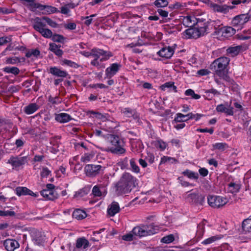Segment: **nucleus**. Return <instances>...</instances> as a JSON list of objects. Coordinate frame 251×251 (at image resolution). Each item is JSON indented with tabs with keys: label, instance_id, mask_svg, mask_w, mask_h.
Returning a JSON list of instances; mask_svg holds the SVG:
<instances>
[{
	"label": "nucleus",
	"instance_id": "obj_1",
	"mask_svg": "<svg viewBox=\"0 0 251 251\" xmlns=\"http://www.w3.org/2000/svg\"><path fill=\"white\" fill-rule=\"evenodd\" d=\"M136 177L129 173H124L120 180L114 184L115 193L117 196L128 194L135 187Z\"/></svg>",
	"mask_w": 251,
	"mask_h": 251
},
{
	"label": "nucleus",
	"instance_id": "obj_2",
	"mask_svg": "<svg viewBox=\"0 0 251 251\" xmlns=\"http://www.w3.org/2000/svg\"><path fill=\"white\" fill-rule=\"evenodd\" d=\"M107 139L111 145L106 151L114 154L122 155L126 153V142L124 138L115 134H107Z\"/></svg>",
	"mask_w": 251,
	"mask_h": 251
},
{
	"label": "nucleus",
	"instance_id": "obj_3",
	"mask_svg": "<svg viewBox=\"0 0 251 251\" xmlns=\"http://www.w3.org/2000/svg\"><path fill=\"white\" fill-rule=\"evenodd\" d=\"M158 230V226L151 223L149 225H140L136 226L133 228L132 232L134 235L141 238L154 234Z\"/></svg>",
	"mask_w": 251,
	"mask_h": 251
},
{
	"label": "nucleus",
	"instance_id": "obj_4",
	"mask_svg": "<svg viewBox=\"0 0 251 251\" xmlns=\"http://www.w3.org/2000/svg\"><path fill=\"white\" fill-rule=\"evenodd\" d=\"M113 55V53L110 51L94 48L92 49V54L91 56L94 57V59L91 61V65L95 67H99L100 66V62L108 60Z\"/></svg>",
	"mask_w": 251,
	"mask_h": 251
},
{
	"label": "nucleus",
	"instance_id": "obj_5",
	"mask_svg": "<svg viewBox=\"0 0 251 251\" xmlns=\"http://www.w3.org/2000/svg\"><path fill=\"white\" fill-rule=\"evenodd\" d=\"M230 59L229 58L225 56H222L215 59L211 64V67L214 69L215 74H218L219 72H224L227 70Z\"/></svg>",
	"mask_w": 251,
	"mask_h": 251
},
{
	"label": "nucleus",
	"instance_id": "obj_6",
	"mask_svg": "<svg viewBox=\"0 0 251 251\" xmlns=\"http://www.w3.org/2000/svg\"><path fill=\"white\" fill-rule=\"evenodd\" d=\"M251 20V16L249 13L240 14L232 18L231 25L239 30L242 29L244 25Z\"/></svg>",
	"mask_w": 251,
	"mask_h": 251
},
{
	"label": "nucleus",
	"instance_id": "obj_7",
	"mask_svg": "<svg viewBox=\"0 0 251 251\" xmlns=\"http://www.w3.org/2000/svg\"><path fill=\"white\" fill-rule=\"evenodd\" d=\"M34 24L33 25V28L39 32L44 37L46 38H50L52 36V31L44 27L46 24L41 21V18L36 17L34 20Z\"/></svg>",
	"mask_w": 251,
	"mask_h": 251
},
{
	"label": "nucleus",
	"instance_id": "obj_8",
	"mask_svg": "<svg viewBox=\"0 0 251 251\" xmlns=\"http://www.w3.org/2000/svg\"><path fill=\"white\" fill-rule=\"evenodd\" d=\"M28 157L27 156H11L8 160L7 163L10 164L13 167V169H18L20 167L27 163Z\"/></svg>",
	"mask_w": 251,
	"mask_h": 251
},
{
	"label": "nucleus",
	"instance_id": "obj_9",
	"mask_svg": "<svg viewBox=\"0 0 251 251\" xmlns=\"http://www.w3.org/2000/svg\"><path fill=\"white\" fill-rule=\"evenodd\" d=\"M105 167L100 165L88 164L85 168L86 175L90 177H95L103 173Z\"/></svg>",
	"mask_w": 251,
	"mask_h": 251
},
{
	"label": "nucleus",
	"instance_id": "obj_10",
	"mask_svg": "<svg viewBox=\"0 0 251 251\" xmlns=\"http://www.w3.org/2000/svg\"><path fill=\"white\" fill-rule=\"evenodd\" d=\"M208 204L212 207L218 208L225 205L227 202L226 198L219 196H209L207 197Z\"/></svg>",
	"mask_w": 251,
	"mask_h": 251
},
{
	"label": "nucleus",
	"instance_id": "obj_11",
	"mask_svg": "<svg viewBox=\"0 0 251 251\" xmlns=\"http://www.w3.org/2000/svg\"><path fill=\"white\" fill-rule=\"evenodd\" d=\"M187 199L190 203L200 205H202L205 201V198L203 195L196 193L189 194Z\"/></svg>",
	"mask_w": 251,
	"mask_h": 251
},
{
	"label": "nucleus",
	"instance_id": "obj_12",
	"mask_svg": "<svg viewBox=\"0 0 251 251\" xmlns=\"http://www.w3.org/2000/svg\"><path fill=\"white\" fill-rule=\"evenodd\" d=\"M175 52L174 49L172 47H164L160 50L157 54L159 56L166 59H170Z\"/></svg>",
	"mask_w": 251,
	"mask_h": 251
},
{
	"label": "nucleus",
	"instance_id": "obj_13",
	"mask_svg": "<svg viewBox=\"0 0 251 251\" xmlns=\"http://www.w3.org/2000/svg\"><path fill=\"white\" fill-rule=\"evenodd\" d=\"M3 245L7 251H14L16 249L18 248L20 246L18 242L12 239H6L4 241Z\"/></svg>",
	"mask_w": 251,
	"mask_h": 251
},
{
	"label": "nucleus",
	"instance_id": "obj_14",
	"mask_svg": "<svg viewBox=\"0 0 251 251\" xmlns=\"http://www.w3.org/2000/svg\"><path fill=\"white\" fill-rule=\"evenodd\" d=\"M15 191L16 195L19 197L21 196L30 195L37 197L38 195V194L33 193L31 190L25 187H17L16 188Z\"/></svg>",
	"mask_w": 251,
	"mask_h": 251
},
{
	"label": "nucleus",
	"instance_id": "obj_15",
	"mask_svg": "<svg viewBox=\"0 0 251 251\" xmlns=\"http://www.w3.org/2000/svg\"><path fill=\"white\" fill-rule=\"evenodd\" d=\"M121 65L118 63H113L105 70V75L108 78L114 76L120 70Z\"/></svg>",
	"mask_w": 251,
	"mask_h": 251
},
{
	"label": "nucleus",
	"instance_id": "obj_16",
	"mask_svg": "<svg viewBox=\"0 0 251 251\" xmlns=\"http://www.w3.org/2000/svg\"><path fill=\"white\" fill-rule=\"evenodd\" d=\"M32 241L34 244L43 245L44 243V238L41 233L37 230H33L31 232Z\"/></svg>",
	"mask_w": 251,
	"mask_h": 251
},
{
	"label": "nucleus",
	"instance_id": "obj_17",
	"mask_svg": "<svg viewBox=\"0 0 251 251\" xmlns=\"http://www.w3.org/2000/svg\"><path fill=\"white\" fill-rule=\"evenodd\" d=\"M40 193L46 200L53 201L58 198V194L55 191L44 189Z\"/></svg>",
	"mask_w": 251,
	"mask_h": 251
},
{
	"label": "nucleus",
	"instance_id": "obj_18",
	"mask_svg": "<svg viewBox=\"0 0 251 251\" xmlns=\"http://www.w3.org/2000/svg\"><path fill=\"white\" fill-rule=\"evenodd\" d=\"M200 33V37L210 32L208 23L198 22L196 26Z\"/></svg>",
	"mask_w": 251,
	"mask_h": 251
},
{
	"label": "nucleus",
	"instance_id": "obj_19",
	"mask_svg": "<svg viewBox=\"0 0 251 251\" xmlns=\"http://www.w3.org/2000/svg\"><path fill=\"white\" fill-rule=\"evenodd\" d=\"M221 34L224 37H231L234 35L237 30L236 28L232 26H222L220 29Z\"/></svg>",
	"mask_w": 251,
	"mask_h": 251
},
{
	"label": "nucleus",
	"instance_id": "obj_20",
	"mask_svg": "<svg viewBox=\"0 0 251 251\" xmlns=\"http://www.w3.org/2000/svg\"><path fill=\"white\" fill-rule=\"evenodd\" d=\"M50 73L53 75L60 77H66L68 75V74L66 71L61 70L56 67H50Z\"/></svg>",
	"mask_w": 251,
	"mask_h": 251
},
{
	"label": "nucleus",
	"instance_id": "obj_21",
	"mask_svg": "<svg viewBox=\"0 0 251 251\" xmlns=\"http://www.w3.org/2000/svg\"><path fill=\"white\" fill-rule=\"evenodd\" d=\"M120 208L117 202L113 201L109 206L107 209V213L110 216H114L120 212Z\"/></svg>",
	"mask_w": 251,
	"mask_h": 251
},
{
	"label": "nucleus",
	"instance_id": "obj_22",
	"mask_svg": "<svg viewBox=\"0 0 251 251\" xmlns=\"http://www.w3.org/2000/svg\"><path fill=\"white\" fill-rule=\"evenodd\" d=\"M55 119L59 123H65L70 121L72 118L69 114L65 113H61L55 114Z\"/></svg>",
	"mask_w": 251,
	"mask_h": 251
},
{
	"label": "nucleus",
	"instance_id": "obj_23",
	"mask_svg": "<svg viewBox=\"0 0 251 251\" xmlns=\"http://www.w3.org/2000/svg\"><path fill=\"white\" fill-rule=\"evenodd\" d=\"M217 75L220 78H222L223 80H225L229 85L234 86L236 84V83L234 80L231 78L227 75V70L224 72H219L218 74Z\"/></svg>",
	"mask_w": 251,
	"mask_h": 251
},
{
	"label": "nucleus",
	"instance_id": "obj_24",
	"mask_svg": "<svg viewBox=\"0 0 251 251\" xmlns=\"http://www.w3.org/2000/svg\"><path fill=\"white\" fill-rule=\"evenodd\" d=\"M39 108V106L36 103H31L25 106L24 109V112L30 115L35 112Z\"/></svg>",
	"mask_w": 251,
	"mask_h": 251
},
{
	"label": "nucleus",
	"instance_id": "obj_25",
	"mask_svg": "<svg viewBox=\"0 0 251 251\" xmlns=\"http://www.w3.org/2000/svg\"><path fill=\"white\" fill-rule=\"evenodd\" d=\"M187 37L188 38H198L200 37V33L199 30L196 27L193 28H189L185 31Z\"/></svg>",
	"mask_w": 251,
	"mask_h": 251
},
{
	"label": "nucleus",
	"instance_id": "obj_26",
	"mask_svg": "<svg viewBox=\"0 0 251 251\" xmlns=\"http://www.w3.org/2000/svg\"><path fill=\"white\" fill-rule=\"evenodd\" d=\"M220 23V21L219 20L212 21L209 23H208L209 29H210V31L213 28L214 31V33L216 35H219L221 34V30H220L221 28L220 25H219Z\"/></svg>",
	"mask_w": 251,
	"mask_h": 251
},
{
	"label": "nucleus",
	"instance_id": "obj_27",
	"mask_svg": "<svg viewBox=\"0 0 251 251\" xmlns=\"http://www.w3.org/2000/svg\"><path fill=\"white\" fill-rule=\"evenodd\" d=\"M210 7L215 12H220L224 14L227 13V9L226 4L219 5L216 3H212Z\"/></svg>",
	"mask_w": 251,
	"mask_h": 251
},
{
	"label": "nucleus",
	"instance_id": "obj_28",
	"mask_svg": "<svg viewBox=\"0 0 251 251\" xmlns=\"http://www.w3.org/2000/svg\"><path fill=\"white\" fill-rule=\"evenodd\" d=\"M242 48V46L229 47L226 49V54L230 56L234 57L239 54Z\"/></svg>",
	"mask_w": 251,
	"mask_h": 251
},
{
	"label": "nucleus",
	"instance_id": "obj_29",
	"mask_svg": "<svg viewBox=\"0 0 251 251\" xmlns=\"http://www.w3.org/2000/svg\"><path fill=\"white\" fill-rule=\"evenodd\" d=\"M216 110L219 112H224L227 115L232 116L234 114L233 107L226 108L222 104L218 105L216 107Z\"/></svg>",
	"mask_w": 251,
	"mask_h": 251
},
{
	"label": "nucleus",
	"instance_id": "obj_30",
	"mask_svg": "<svg viewBox=\"0 0 251 251\" xmlns=\"http://www.w3.org/2000/svg\"><path fill=\"white\" fill-rule=\"evenodd\" d=\"M72 216L74 218L80 220L86 218L87 214L83 210L76 209L73 211Z\"/></svg>",
	"mask_w": 251,
	"mask_h": 251
},
{
	"label": "nucleus",
	"instance_id": "obj_31",
	"mask_svg": "<svg viewBox=\"0 0 251 251\" xmlns=\"http://www.w3.org/2000/svg\"><path fill=\"white\" fill-rule=\"evenodd\" d=\"M50 50L53 52L56 55L60 57L63 54L62 50H60L59 48L61 47V45H57L55 43H50Z\"/></svg>",
	"mask_w": 251,
	"mask_h": 251
},
{
	"label": "nucleus",
	"instance_id": "obj_32",
	"mask_svg": "<svg viewBox=\"0 0 251 251\" xmlns=\"http://www.w3.org/2000/svg\"><path fill=\"white\" fill-rule=\"evenodd\" d=\"M90 191V187L89 186H86L83 188L76 191L74 196V198H82L87 194H88Z\"/></svg>",
	"mask_w": 251,
	"mask_h": 251
},
{
	"label": "nucleus",
	"instance_id": "obj_33",
	"mask_svg": "<svg viewBox=\"0 0 251 251\" xmlns=\"http://www.w3.org/2000/svg\"><path fill=\"white\" fill-rule=\"evenodd\" d=\"M194 19L195 17H194L186 16L181 19L182 23L186 27H191L195 24Z\"/></svg>",
	"mask_w": 251,
	"mask_h": 251
},
{
	"label": "nucleus",
	"instance_id": "obj_34",
	"mask_svg": "<svg viewBox=\"0 0 251 251\" xmlns=\"http://www.w3.org/2000/svg\"><path fill=\"white\" fill-rule=\"evenodd\" d=\"M182 174L190 179L197 180L199 178V174L198 173L193 172L188 169H186L182 172Z\"/></svg>",
	"mask_w": 251,
	"mask_h": 251
},
{
	"label": "nucleus",
	"instance_id": "obj_35",
	"mask_svg": "<svg viewBox=\"0 0 251 251\" xmlns=\"http://www.w3.org/2000/svg\"><path fill=\"white\" fill-rule=\"evenodd\" d=\"M204 232V224L201 223L197 226V230L196 232L197 240H200L202 238Z\"/></svg>",
	"mask_w": 251,
	"mask_h": 251
},
{
	"label": "nucleus",
	"instance_id": "obj_36",
	"mask_svg": "<svg viewBox=\"0 0 251 251\" xmlns=\"http://www.w3.org/2000/svg\"><path fill=\"white\" fill-rule=\"evenodd\" d=\"M121 111L123 114H124L125 115L128 117L132 116L134 119L138 118V116L136 113V111L130 108H125L122 109Z\"/></svg>",
	"mask_w": 251,
	"mask_h": 251
},
{
	"label": "nucleus",
	"instance_id": "obj_37",
	"mask_svg": "<svg viewBox=\"0 0 251 251\" xmlns=\"http://www.w3.org/2000/svg\"><path fill=\"white\" fill-rule=\"evenodd\" d=\"M242 227L245 232H251V219L244 220L242 222Z\"/></svg>",
	"mask_w": 251,
	"mask_h": 251
},
{
	"label": "nucleus",
	"instance_id": "obj_38",
	"mask_svg": "<svg viewBox=\"0 0 251 251\" xmlns=\"http://www.w3.org/2000/svg\"><path fill=\"white\" fill-rule=\"evenodd\" d=\"M177 162V160L175 158L170 156H163L161 158L160 165L167 163L173 164L174 163Z\"/></svg>",
	"mask_w": 251,
	"mask_h": 251
},
{
	"label": "nucleus",
	"instance_id": "obj_39",
	"mask_svg": "<svg viewBox=\"0 0 251 251\" xmlns=\"http://www.w3.org/2000/svg\"><path fill=\"white\" fill-rule=\"evenodd\" d=\"M230 191L232 193H236L239 191L241 189V185L235 182H231L228 184Z\"/></svg>",
	"mask_w": 251,
	"mask_h": 251
},
{
	"label": "nucleus",
	"instance_id": "obj_40",
	"mask_svg": "<svg viewBox=\"0 0 251 251\" xmlns=\"http://www.w3.org/2000/svg\"><path fill=\"white\" fill-rule=\"evenodd\" d=\"M3 71L7 73H11L15 75H17L20 73L19 69L16 67H6L3 68Z\"/></svg>",
	"mask_w": 251,
	"mask_h": 251
},
{
	"label": "nucleus",
	"instance_id": "obj_41",
	"mask_svg": "<svg viewBox=\"0 0 251 251\" xmlns=\"http://www.w3.org/2000/svg\"><path fill=\"white\" fill-rule=\"evenodd\" d=\"M48 101L52 105H55L61 103L62 99L59 96H56L54 97L50 96L48 98Z\"/></svg>",
	"mask_w": 251,
	"mask_h": 251
},
{
	"label": "nucleus",
	"instance_id": "obj_42",
	"mask_svg": "<svg viewBox=\"0 0 251 251\" xmlns=\"http://www.w3.org/2000/svg\"><path fill=\"white\" fill-rule=\"evenodd\" d=\"M185 95L187 96H190L191 98L195 100H198L201 98V96L199 94L195 93L193 90L191 89H187L185 92Z\"/></svg>",
	"mask_w": 251,
	"mask_h": 251
},
{
	"label": "nucleus",
	"instance_id": "obj_43",
	"mask_svg": "<svg viewBox=\"0 0 251 251\" xmlns=\"http://www.w3.org/2000/svg\"><path fill=\"white\" fill-rule=\"evenodd\" d=\"M185 116L184 114L178 113L176 114L175 119L173 121V123H182L186 122L187 120H185Z\"/></svg>",
	"mask_w": 251,
	"mask_h": 251
},
{
	"label": "nucleus",
	"instance_id": "obj_44",
	"mask_svg": "<svg viewBox=\"0 0 251 251\" xmlns=\"http://www.w3.org/2000/svg\"><path fill=\"white\" fill-rule=\"evenodd\" d=\"M213 147L215 149H217L221 151H224L226 149L228 148L227 145L225 143H217L213 144Z\"/></svg>",
	"mask_w": 251,
	"mask_h": 251
},
{
	"label": "nucleus",
	"instance_id": "obj_45",
	"mask_svg": "<svg viewBox=\"0 0 251 251\" xmlns=\"http://www.w3.org/2000/svg\"><path fill=\"white\" fill-rule=\"evenodd\" d=\"M40 54V51L38 49L31 50H28L25 53V56L27 58L30 57L32 55L37 57Z\"/></svg>",
	"mask_w": 251,
	"mask_h": 251
},
{
	"label": "nucleus",
	"instance_id": "obj_46",
	"mask_svg": "<svg viewBox=\"0 0 251 251\" xmlns=\"http://www.w3.org/2000/svg\"><path fill=\"white\" fill-rule=\"evenodd\" d=\"M51 40L53 42H58V43H63L65 40V38L63 35L57 34H52V36H51Z\"/></svg>",
	"mask_w": 251,
	"mask_h": 251
},
{
	"label": "nucleus",
	"instance_id": "obj_47",
	"mask_svg": "<svg viewBox=\"0 0 251 251\" xmlns=\"http://www.w3.org/2000/svg\"><path fill=\"white\" fill-rule=\"evenodd\" d=\"M221 237H220L218 236H213L211 237H209L204 240H203L201 243L203 245H208L211 244L215 241H217V240L220 239Z\"/></svg>",
	"mask_w": 251,
	"mask_h": 251
},
{
	"label": "nucleus",
	"instance_id": "obj_48",
	"mask_svg": "<svg viewBox=\"0 0 251 251\" xmlns=\"http://www.w3.org/2000/svg\"><path fill=\"white\" fill-rule=\"evenodd\" d=\"M174 240L175 237L174 235L169 234L163 237L161 239V241L162 243L168 244L173 242L174 241Z\"/></svg>",
	"mask_w": 251,
	"mask_h": 251
},
{
	"label": "nucleus",
	"instance_id": "obj_49",
	"mask_svg": "<svg viewBox=\"0 0 251 251\" xmlns=\"http://www.w3.org/2000/svg\"><path fill=\"white\" fill-rule=\"evenodd\" d=\"M15 215H16L15 212L12 210H5V209L3 210H0V216L13 217V216H15Z\"/></svg>",
	"mask_w": 251,
	"mask_h": 251
},
{
	"label": "nucleus",
	"instance_id": "obj_50",
	"mask_svg": "<svg viewBox=\"0 0 251 251\" xmlns=\"http://www.w3.org/2000/svg\"><path fill=\"white\" fill-rule=\"evenodd\" d=\"M130 165L131 167L132 170L136 173H138L140 172L139 167L137 165L135 159L132 158L130 160Z\"/></svg>",
	"mask_w": 251,
	"mask_h": 251
},
{
	"label": "nucleus",
	"instance_id": "obj_51",
	"mask_svg": "<svg viewBox=\"0 0 251 251\" xmlns=\"http://www.w3.org/2000/svg\"><path fill=\"white\" fill-rule=\"evenodd\" d=\"M154 4L157 7H164L168 5V1L167 0H156Z\"/></svg>",
	"mask_w": 251,
	"mask_h": 251
},
{
	"label": "nucleus",
	"instance_id": "obj_52",
	"mask_svg": "<svg viewBox=\"0 0 251 251\" xmlns=\"http://www.w3.org/2000/svg\"><path fill=\"white\" fill-rule=\"evenodd\" d=\"M92 194L95 197H100L103 194V192L97 186H94L92 189Z\"/></svg>",
	"mask_w": 251,
	"mask_h": 251
},
{
	"label": "nucleus",
	"instance_id": "obj_53",
	"mask_svg": "<svg viewBox=\"0 0 251 251\" xmlns=\"http://www.w3.org/2000/svg\"><path fill=\"white\" fill-rule=\"evenodd\" d=\"M42 19L45 20L47 23V24L50 26L52 27H57V24L55 21L52 20L51 19L47 17L44 16L42 17L41 20Z\"/></svg>",
	"mask_w": 251,
	"mask_h": 251
},
{
	"label": "nucleus",
	"instance_id": "obj_54",
	"mask_svg": "<svg viewBox=\"0 0 251 251\" xmlns=\"http://www.w3.org/2000/svg\"><path fill=\"white\" fill-rule=\"evenodd\" d=\"M154 145L156 148H159L162 151L164 150L167 147V144L161 140L155 142Z\"/></svg>",
	"mask_w": 251,
	"mask_h": 251
},
{
	"label": "nucleus",
	"instance_id": "obj_55",
	"mask_svg": "<svg viewBox=\"0 0 251 251\" xmlns=\"http://www.w3.org/2000/svg\"><path fill=\"white\" fill-rule=\"evenodd\" d=\"M93 156L94 155L93 154L89 153H84V155L81 156V161L83 162H89Z\"/></svg>",
	"mask_w": 251,
	"mask_h": 251
},
{
	"label": "nucleus",
	"instance_id": "obj_56",
	"mask_svg": "<svg viewBox=\"0 0 251 251\" xmlns=\"http://www.w3.org/2000/svg\"><path fill=\"white\" fill-rule=\"evenodd\" d=\"M20 62V59L18 57L7 58L6 60V63L9 64H15Z\"/></svg>",
	"mask_w": 251,
	"mask_h": 251
},
{
	"label": "nucleus",
	"instance_id": "obj_57",
	"mask_svg": "<svg viewBox=\"0 0 251 251\" xmlns=\"http://www.w3.org/2000/svg\"><path fill=\"white\" fill-rule=\"evenodd\" d=\"M177 180L181 184V185L183 187H188L189 186H193L194 185L193 184L190 183L188 181H186L184 180V178L183 176H179L177 178Z\"/></svg>",
	"mask_w": 251,
	"mask_h": 251
},
{
	"label": "nucleus",
	"instance_id": "obj_58",
	"mask_svg": "<svg viewBox=\"0 0 251 251\" xmlns=\"http://www.w3.org/2000/svg\"><path fill=\"white\" fill-rule=\"evenodd\" d=\"M63 63L64 64H65L66 65H68L69 66L75 68H77L79 67V65H78L77 63L72 61L71 60H67V59H64L63 61Z\"/></svg>",
	"mask_w": 251,
	"mask_h": 251
},
{
	"label": "nucleus",
	"instance_id": "obj_59",
	"mask_svg": "<svg viewBox=\"0 0 251 251\" xmlns=\"http://www.w3.org/2000/svg\"><path fill=\"white\" fill-rule=\"evenodd\" d=\"M128 158L127 157H125L124 160L119 162L118 163V165L119 167H120L121 169H125L127 168L128 166Z\"/></svg>",
	"mask_w": 251,
	"mask_h": 251
},
{
	"label": "nucleus",
	"instance_id": "obj_60",
	"mask_svg": "<svg viewBox=\"0 0 251 251\" xmlns=\"http://www.w3.org/2000/svg\"><path fill=\"white\" fill-rule=\"evenodd\" d=\"M50 173V171L47 167H43L40 173V175L42 177H47Z\"/></svg>",
	"mask_w": 251,
	"mask_h": 251
},
{
	"label": "nucleus",
	"instance_id": "obj_61",
	"mask_svg": "<svg viewBox=\"0 0 251 251\" xmlns=\"http://www.w3.org/2000/svg\"><path fill=\"white\" fill-rule=\"evenodd\" d=\"M190 117L189 118H191V119H195L196 121L199 120L201 117L204 116L202 114H193V113H190Z\"/></svg>",
	"mask_w": 251,
	"mask_h": 251
},
{
	"label": "nucleus",
	"instance_id": "obj_62",
	"mask_svg": "<svg viewBox=\"0 0 251 251\" xmlns=\"http://www.w3.org/2000/svg\"><path fill=\"white\" fill-rule=\"evenodd\" d=\"M174 82L169 81L165 83L164 84L160 86V88L163 91H165L166 88H171L173 86Z\"/></svg>",
	"mask_w": 251,
	"mask_h": 251
},
{
	"label": "nucleus",
	"instance_id": "obj_63",
	"mask_svg": "<svg viewBox=\"0 0 251 251\" xmlns=\"http://www.w3.org/2000/svg\"><path fill=\"white\" fill-rule=\"evenodd\" d=\"M107 184L108 182L106 181L102 184H98L96 186H97L100 189H101L103 192V195H105L107 193L106 187L107 186Z\"/></svg>",
	"mask_w": 251,
	"mask_h": 251
},
{
	"label": "nucleus",
	"instance_id": "obj_64",
	"mask_svg": "<svg viewBox=\"0 0 251 251\" xmlns=\"http://www.w3.org/2000/svg\"><path fill=\"white\" fill-rule=\"evenodd\" d=\"M25 143V141L23 139L20 138L17 139L15 141V145L17 148H19L24 146Z\"/></svg>",
	"mask_w": 251,
	"mask_h": 251
}]
</instances>
